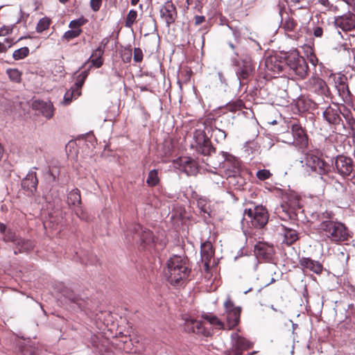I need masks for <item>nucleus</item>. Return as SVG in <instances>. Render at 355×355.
Returning <instances> with one entry per match:
<instances>
[{
  "label": "nucleus",
  "instance_id": "nucleus-1",
  "mask_svg": "<svg viewBox=\"0 0 355 355\" xmlns=\"http://www.w3.org/2000/svg\"><path fill=\"white\" fill-rule=\"evenodd\" d=\"M243 220L247 223L250 230H245V234L250 243L256 244H268L261 237L262 228L268 221V214L263 206H255L253 209L244 211Z\"/></svg>",
  "mask_w": 355,
  "mask_h": 355
},
{
  "label": "nucleus",
  "instance_id": "nucleus-2",
  "mask_svg": "<svg viewBox=\"0 0 355 355\" xmlns=\"http://www.w3.org/2000/svg\"><path fill=\"white\" fill-rule=\"evenodd\" d=\"M191 271L190 263L187 257L173 255L167 261L164 274L171 285L181 286L188 279Z\"/></svg>",
  "mask_w": 355,
  "mask_h": 355
},
{
  "label": "nucleus",
  "instance_id": "nucleus-3",
  "mask_svg": "<svg viewBox=\"0 0 355 355\" xmlns=\"http://www.w3.org/2000/svg\"><path fill=\"white\" fill-rule=\"evenodd\" d=\"M320 229L326 232L333 241H345L348 239L349 233L346 227L341 223L326 220L320 224Z\"/></svg>",
  "mask_w": 355,
  "mask_h": 355
},
{
  "label": "nucleus",
  "instance_id": "nucleus-4",
  "mask_svg": "<svg viewBox=\"0 0 355 355\" xmlns=\"http://www.w3.org/2000/svg\"><path fill=\"white\" fill-rule=\"evenodd\" d=\"M225 312L223 315L226 318L225 327L227 329H232L240 321L241 308L236 306L234 302L227 297L224 302Z\"/></svg>",
  "mask_w": 355,
  "mask_h": 355
},
{
  "label": "nucleus",
  "instance_id": "nucleus-5",
  "mask_svg": "<svg viewBox=\"0 0 355 355\" xmlns=\"http://www.w3.org/2000/svg\"><path fill=\"white\" fill-rule=\"evenodd\" d=\"M288 67L300 78H304L307 75L308 64L306 60L297 54H291L286 58Z\"/></svg>",
  "mask_w": 355,
  "mask_h": 355
},
{
  "label": "nucleus",
  "instance_id": "nucleus-6",
  "mask_svg": "<svg viewBox=\"0 0 355 355\" xmlns=\"http://www.w3.org/2000/svg\"><path fill=\"white\" fill-rule=\"evenodd\" d=\"M232 347L227 350V355H241L244 350L249 349L252 344L237 333L231 335Z\"/></svg>",
  "mask_w": 355,
  "mask_h": 355
},
{
  "label": "nucleus",
  "instance_id": "nucleus-7",
  "mask_svg": "<svg viewBox=\"0 0 355 355\" xmlns=\"http://www.w3.org/2000/svg\"><path fill=\"white\" fill-rule=\"evenodd\" d=\"M291 131L293 139H287L286 135L288 134L287 133L284 135V139H286L284 141L288 144H295L300 148L306 147L308 139L302 127L298 124H293L291 128Z\"/></svg>",
  "mask_w": 355,
  "mask_h": 355
},
{
  "label": "nucleus",
  "instance_id": "nucleus-8",
  "mask_svg": "<svg viewBox=\"0 0 355 355\" xmlns=\"http://www.w3.org/2000/svg\"><path fill=\"white\" fill-rule=\"evenodd\" d=\"M306 165L313 171L321 175V179H323L322 175H327L330 171V166L322 159L315 155H311L307 157Z\"/></svg>",
  "mask_w": 355,
  "mask_h": 355
},
{
  "label": "nucleus",
  "instance_id": "nucleus-9",
  "mask_svg": "<svg viewBox=\"0 0 355 355\" xmlns=\"http://www.w3.org/2000/svg\"><path fill=\"white\" fill-rule=\"evenodd\" d=\"M225 162L223 163L222 168L227 178L235 177L239 173L240 164L239 160L227 153L224 154Z\"/></svg>",
  "mask_w": 355,
  "mask_h": 355
},
{
  "label": "nucleus",
  "instance_id": "nucleus-10",
  "mask_svg": "<svg viewBox=\"0 0 355 355\" xmlns=\"http://www.w3.org/2000/svg\"><path fill=\"white\" fill-rule=\"evenodd\" d=\"M307 90L314 92L318 95L327 96L328 87L326 83L318 77H312L306 83Z\"/></svg>",
  "mask_w": 355,
  "mask_h": 355
},
{
  "label": "nucleus",
  "instance_id": "nucleus-11",
  "mask_svg": "<svg viewBox=\"0 0 355 355\" xmlns=\"http://www.w3.org/2000/svg\"><path fill=\"white\" fill-rule=\"evenodd\" d=\"M335 166L338 173L345 177L351 174L353 171V161L351 158L345 156H338L335 162Z\"/></svg>",
  "mask_w": 355,
  "mask_h": 355
},
{
  "label": "nucleus",
  "instance_id": "nucleus-12",
  "mask_svg": "<svg viewBox=\"0 0 355 355\" xmlns=\"http://www.w3.org/2000/svg\"><path fill=\"white\" fill-rule=\"evenodd\" d=\"M184 328L188 332H192L205 337H208L210 335V332L203 327L200 321L192 318L185 319Z\"/></svg>",
  "mask_w": 355,
  "mask_h": 355
},
{
  "label": "nucleus",
  "instance_id": "nucleus-13",
  "mask_svg": "<svg viewBox=\"0 0 355 355\" xmlns=\"http://www.w3.org/2000/svg\"><path fill=\"white\" fill-rule=\"evenodd\" d=\"M32 107L47 119H51L53 116V106L51 101L36 100L33 102Z\"/></svg>",
  "mask_w": 355,
  "mask_h": 355
},
{
  "label": "nucleus",
  "instance_id": "nucleus-14",
  "mask_svg": "<svg viewBox=\"0 0 355 355\" xmlns=\"http://www.w3.org/2000/svg\"><path fill=\"white\" fill-rule=\"evenodd\" d=\"M279 235L282 239V244H293L298 239V234L295 230L281 225L277 229Z\"/></svg>",
  "mask_w": 355,
  "mask_h": 355
},
{
  "label": "nucleus",
  "instance_id": "nucleus-15",
  "mask_svg": "<svg viewBox=\"0 0 355 355\" xmlns=\"http://www.w3.org/2000/svg\"><path fill=\"white\" fill-rule=\"evenodd\" d=\"M160 12L161 16L164 19L168 26L174 22L177 13L175 7L171 2H166Z\"/></svg>",
  "mask_w": 355,
  "mask_h": 355
},
{
  "label": "nucleus",
  "instance_id": "nucleus-16",
  "mask_svg": "<svg viewBox=\"0 0 355 355\" xmlns=\"http://www.w3.org/2000/svg\"><path fill=\"white\" fill-rule=\"evenodd\" d=\"M175 164L178 165L180 169L185 172L187 175L195 174L197 171L196 162L189 158H180L177 160Z\"/></svg>",
  "mask_w": 355,
  "mask_h": 355
},
{
  "label": "nucleus",
  "instance_id": "nucleus-17",
  "mask_svg": "<svg viewBox=\"0 0 355 355\" xmlns=\"http://www.w3.org/2000/svg\"><path fill=\"white\" fill-rule=\"evenodd\" d=\"M336 24L343 30L349 31L355 26V15L348 13L347 15L338 17Z\"/></svg>",
  "mask_w": 355,
  "mask_h": 355
},
{
  "label": "nucleus",
  "instance_id": "nucleus-18",
  "mask_svg": "<svg viewBox=\"0 0 355 355\" xmlns=\"http://www.w3.org/2000/svg\"><path fill=\"white\" fill-rule=\"evenodd\" d=\"M273 245H254V252L257 258L269 260L273 254Z\"/></svg>",
  "mask_w": 355,
  "mask_h": 355
},
{
  "label": "nucleus",
  "instance_id": "nucleus-19",
  "mask_svg": "<svg viewBox=\"0 0 355 355\" xmlns=\"http://www.w3.org/2000/svg\"><path fill=\"white\" fill-rule=\"evenodd\" d=\"M300 265L309 269L316 274H321L323 270L322 265L318 261H313L310 258L303 257L300 260Z\"/></svg>",
  "mask_w": 355,
  "mask_h": 355
},
{
  "label": "nucleus",
  "instance_id": "nucleus-20",
  "mask_svg": "<svg viewBox=\"0 0 355 355\" xmlns=\"http://www.w3.org/2000/svg\"><path fill=\"white\" fill-rule=\"evenodd\" d=\"M200 252L202 259L205 261V269L206 271H208L211 259L214 255V249L213 245H200Z\"/></svg>",
  "mask_w": 355,
  "mask_h": 355
},
{
  "label": "nucleus",
  "instance_id": "nucleus-21",
  "mask_svg": "<svg viewBox=\"0 0 355 355\" xmlns=\"http://www.w3.org/2000/svg\"><path fill=\"white\" fill-rule=\"evenodd\" d=\"M252 73V67L250 62L244 60L239 64L236 75L239 80L247 79Z\"/></svg>",
  "mask_w": 355,
  "mask_h": 355
},
{
  "label": "nucleus",
  "instance_id": "nucleus-22",
  "mask_svg": "<svg viewBox=\"0 0 355 355\" xmlns=\"http://www.w3.org/2000/svg\"><path fill=\"white\" fill-rule=\"evenodd\" d=\"M38 181L36 177V173L33 171L29 172L26 178L22 180L21 184L24 188L32 191L36 189Z\"/></svg>",
  "mask_w": 355,
  "mask_h": 355
},
{
  "label": "nucleus",
  "instance_id": "nucleus-23",
  "mask_svg": "<svg viewBox=\"0 0 355 355\" xmlns=\"http://www.w3.org/2000/svg\"><path fill=\"white\" fill-rule=\"evenodd\" d=\"M138 228L139 230H137L135 236L141 238V241L143 244H152L153 243H156L152 232L148 230H144L139 225H138Z\"/></svg>",
  "mask_w": 355,
  "mask_h": 355
},
{
  "label": "nucleus",
  "instance_id": "nucleus-24",
  "mask_svg": "<svg viewBox=\"0 0 355 355\" xmlns=\"http://www.w3.org/2000/svg\"><path fill=\"white\" fill-rule=\"evenodd\" d=\"M323 116L329 123L335 124L340 120L338 110L331 107H327V109L323 112Z\"/></svg>",
  "mask_w": 355,
  "mask_h": 355
},
{
  "label": "nucleus",
  "instance_id": "nucleus-25",
  "mask_svg": "<svg viewBox=\"0 0 355 355\" xmlns=\"http://www.w3.org/2000/svg\"><path fill=\"white\" fill-rule=\"evenodd\" d=\"M266 65L268 69L273 71L274 73H279L284 69V65L276 57L267 59Z\"/></svg>",
  "mask_w": 355,
  "mask_h": 355
},
{
  "label": "nucleus",
  "instance_id": "nucleus-26",
  "mask_svg": "<svg viewBox=\"0 0 355 355\" xmlns=\"http://www.w3.org/2000/svg\"><path fill=\"white\" fill-rule=\"evenodd\" d=\"M300 208L298 205V202L297 200H295L294 202H291L289 200V203L282 204L281 207L278 209V213H281V211L284 212L288 217H291V215L293 214V211L297 209Z\"/></svg>",
  "mask_w": 355,
  "mask_h": 355
},
{
  "label": "nucleus",
  "instance_id": "nucleus-27",
  "mask_svg": "<svg viewBox=\"0 0 355 355\" xmlns=\"http://www.w3.org/2000/svg\"><path fill=\"white\" fill-rule=\"evenodd\" d=\"M197 206L200 209L201 214H207L209 217L212 216V211L210 208L209 202L205 198H199L197 201ZM204 219L206 221L207 217L204 216Z\"/></svg>",
  "mask_w": 355,
  "mask_h": 355
},
{
  "label": "nucleus",
  "instance_id": "nucleus-28",
  "mask_svg": "<svg viewBox=\"0 0 355 355\" xmlns=\"http://www.w3.org/2000/svg\"><path fill=\"white\" fill-rule=\"evenodd\" d=\"M196 150L197 152L203 155H209L212 152L214 151V148H213L209 138L205 139V142H202L200 144L198 145L196 148Z\"/></svg>",
  "mask_w": 355,
  "mask_h": 355
},
{
  "label": "nucleus",
  "instance_id": "nucleus-29",
  "mask_svg": "<svg viewBox=\"0 0 355 355\" xmlns=\"http://www.w3.org/2000/svg\"><path fill=\"white\" fill-rule=\"evenodd\" d=\"M202 318L218 329H226L225 323L217 316L210 313H205L202 315Z\"/></svg>",
  "mask_w": 355,
  "mask_h": 355
},
{
  "label": "nucleus",
  "instance_id": "nucleus-30",
  "mask_svg": "<svg viewBox=\"0 0 355 355\" xmlns=\"http://www.w3.org/2000/svg\"><path fill=\"white\" fill-rule=\"evenodd\" d=\"M103 54V49L102 46H98L92 54L90 60L93 65L98 68L103 64L101 57Z\"/></svg>",
  "mask_w": 355,
  "mask_h": 355
},
{
  "label": "nucleus",
  "instance_id": "nucleus-31",
  "mask_svg": "<svg viewBox=\"0 0 355 355\" xmlns=\"http://www.w3.org/2000/svg\"><path fill=\"white\" fill-rule=\"evenodd\" d=\"M81 198L78 189H73L68 195V202L69 205L76 206L80 204Z\"/></svg>",
  "mask_w": 355,
  "mask_h": 355
},
{
  "label": "nucleus",
  "instance_id": "nucleus-32",
  "mask_svg": "<svg viewBox=\"0 0 355 355\" xmlns=\"http://www.w3.org/2000/svg\"><path fill=\"white\" fill-rule=\"evenodd\" d=\"M0 232L6 234L4 237V241L6 242H15L16 241V234L15 233L11 232L10 230H7V227L5 224L0 223Z\"/></svg>",
  "mask_w": 355,
  "mask_h": 355
},
{
  "label": "nucleus",
  "instance_id": "nucleus-33",
  "mask_svg": "<svg viewBox=\"0 0 355 355\" xmlns=\"http://www.w3.org/2000/svg\"><path fill=\"white\" fill-rule=\"evenodd\" d=\"M208 137H207L205 132L201 130H196L193 132V140L194 144H192V147L196 148V146L202 142H205V139Z\"/></svg>",
  "mask_w": 355,
  "mask_h": 355
},
{
  "label": "nucleus",
  "instance_id": "nucleus-34",
  "mask_svg": "<svg viewBox=\"0 0 355 355\" xmlns=\"http://www.w3.org/2000/svg\"><path fill=\"white\" fill-rule=\"evenodd\" d=\"M88 76V71H82L76 78V83H75V86H76V88L77 89V95L76 96H80L81 92H80V89L82 87V86L83 85L84 83H85V79L87 78Z\"/></svg>",
  "mask_w": 355,
  "mask_h": 355
},
{
  "label": "nucleus",
  "instance_id": "nucleus-35",
  "mask_svg": "<svg viewBox=\"0 0 355 355\" xmlns=\"http://www.w3.org/2000/svg\"><path fill=\"white\" fill-rule=\"evenodd\" d=\"M6 73L12 82L20 83L21 80V72L17 69H8Z\"/></svg>",
  "mask_w": 355,
  "mask_h": 355
},
{
  "label": "nucleus",
  "instance_id": "nucleus-36",
  "mask_svg": "<svg viewBox=\"0 0 355 355\" xmlns=\"http://www.w3.org/2000/svg\"><path fill=\"white\" fill-rule=\"evenodd\" d=\"M80 262L85 266L95 265L98 262V257L92 254H87L80 257Z\"/></svg>",
  "mask_w": 355,
  "mask_h": 355
},
{
  "label": "nucleus",
  "instance_id": "nucleus-37",
  "mask_svg": "<svg viewBox=\"0 0 355 355\" xmlns=\"http://www.w3.org/2000/svg\"><path fill=\"white\" fill-rule=\"evenodd\" d=\"M51 24V19L46 17L42 18L38 21L36 31L37 33H42L44 31L47 30Z\"/></svg>",
  "mask_w": 355,
  "mask_h": 355
},
{
  "label": "nucleus",
  "instance_id": "nucleus-38",
  "mask_svg": "<svg viewBox=\"0 0 355 355\" xmlns=\"http://www.w3.org/2000/svg\"><path fill=\"white\" fill-rule=\"evenodd\" d=\"M29 54V49L28 47L24 46L15 50L12 53V57L15 60L24 59Z\"/></svg>",
  "mask_w": 355,
  "mask_h": 355
},
{
  "label": "nucleus",
  "instance_id": "nucleus-39",
  "mask_svg": "<svg viewBox=\"0 0 355 355\" xmlns=\"http://www.w3.org/2000/svg\"><path fill=\"white\" fill-rule=\"evenodd\" d=\"M146 182L149 186L152 187L155 186L159 182L158 173L157 170L153 169L149 172Z\"/></svg>",
  "mask_w": 355,
  "mask_h": 355
},
{
  "label": "nucleus",
  "instance_id": "nucleus-40",
  "mask_svg": "<svg viewBox=\"0 0 355 355\" xmlns=\"http://www.w3.org/2000/svg\"><path fill=\"white\" fill-rule=\"evenodd\" d=\"M297 22L291 17H288L283 22L282 27L286 31H293L297 27Z\"/></svg>",
  "mask_w": 355,
  "mask_h": 355
},
{
  "label": "nucleus",
  "instance_id": "nucleus-41",
  "mask_svg": "<svg viewBox=\"0 0 355 355\" xmlns=\"http://www.w3.org/2000/svg\"><path fill=\"white\" fill-rule=\"evenodd\" d=\"M137 17V12L135 10H130L127 15L125 19V26L128 28L132 27L133 24L135 22Z\"/></svg>",
  "mask_w": 355,
  "mask_h": 355
},
{
  "label": "nucleus",
  "instance_id": "nucleus-42",
  "mask_svg": "<svg viewBox=\"0 0 355 355\" xmlns=\"http://www.w3.org/2000/svg\"><path fill=\"white\" fill-rule=\"evenodd\" d=\"M81 33H82L81 29H75V30L71 29V30H69L64 33V34L63 35V38H64L65 40L69 41L71 39L78 37Z\"/></svg>",
  "mask_w": 355,
  "mask_h": 355
},
{
  "label": "nucleus",
  "instance_id": "nucleus-43",
  "mask_svg": "<svg viewBox=\"0 0 355 355\" xmlns=\"http://www.w3.org/2000/svg\"><path fill=\"white\" fill-rule=\"evenodd\" d=\"M76 95H77L76 88L73 89L72 91L67 92L64 96V103L65 105L69 104L73 98H76L79 96H76Z\"/></svg>",
  "mask_w": 355,
  "mask_h": 355
},
{
  "label": "nucleus",
  "instance_id": "nucleus-44",
  "mask_svg": "<svg viewBox=\"0 0 355 355\" xmlns=\"http://www.w3.org/2000/svg\"><path fill=\"white\" fill-rule=\"evenodd\" d=\"M86 22V20L84 18H79L75 20H72L70 21L69 26L71 29H80V27L83 26Z\"/></svg>",
  "mask_w": 355,
  "mask_h": 355
},
{
  "label": "nucleus",
  "instance_id": "nucleus-45",
  "mask_svg": "<svg viewBox=\"0 0 355 355\" xmlns=\"http://www.w3.org/2000/svg\"><path fill=\"white\" fill-rule=\"evenodd\" d=\"M214 136L216 138L217 142H222L226 138V133L221 129L216 128L213 130Z\"/></svg>",
  "mask_w": 355,
  "mask_h": 355
},
{
  "label": "nucleus",
  "instance_id": "nucleus-46",
  "mask_svg": "<svg viewBox=\"0 0 355 355\" xmlns=\"http://www.w3.org/2000/svg\"><path fill=\"white\" fill-rule=\"evenodd\" d=\"M270 175H271L270 172L266 169L259 170L257 173V177L260 180H267L270 177Z\"/></svg>",
  "mask_w": 355,
  "mask_h": 355
},
{
  "label": "nucleus",
  "instance_id": "nucleus-47",
  "mask_svg": "<svg viewBox=\"0 0 355 355\" xmlns=\"http://www.w3.org/2000/svg\"><path fill=\"white\" fill-rule=\"evenodd\" d=\"M143 60V52L140 48L134 49V60L136 62H141Z\"/></svg>",
  "mask_w": 355,
  "mask_h": 355
},
{
  "label": "nucleus",
  "instance_id": "nucleus-48",
  "mask_svg": "<svg viewBox=\"0 0 355 355\" xmlns=\"http://www.w3.org/2000/svg\"><path fill=\"white\" fill-rule=\"evenodd\" d=\"M102 0H91L90 1V6L92 9L96 12L98 11L101 6Z\"/></svg>",
  "mask_w": 355,
  "mask_h": 355
},
{
  "label": "nucleus",
  "instance_id": "nucleus-49",
  "mask_svg": "<svg viewBox=\"0 0 355 355\" xmlns=\"http://www.w3.org/2000/svg\"><path fill=\"white\" fill-rule=\"evenodd\" d=\"M24 355H40L39 351L32 347L26 348L24 352Z\"/></svg>",
  "mask_w": 355,
  "mask_h": 355
},
{
  "label": "nucleus",
  "instance_id": "nucleus-50",
  "mask_svg": "<svg viewBox=\"0 0 355 355\" xmlns=\"http://www.w3.org/2000/svg\"><path fill=\"white\" fill-rule=\"evenodd\" d=\"M26 247H27V245H17V248L14 249V253L17 254V252H21L23 251L28 250V248Z\"/></svg>",
  "mask_w": 355,
  "mask_h": 355
},
{
  "label": "nucleus",
  "instance_id": "nucleus-51",
  "mask_svg": "<svg viewBox=\"0 0 355 355\" xmlns=\"http://www.w3.org/2000/svg\"><path fill=\"white\" fill-rule=\"evenodd\" d=\"M322 33H323V31H322V28H320V27H316L315 29H314V31H313V35L315 36V37H321L322 35Z\"/></svg>",
  "mask_w": 355,
  "mask_h": 355
},
{
  "label": "nucleus",
  "instance_id": "nucleus-52",
  "mask_svg": "<svg viewBox=\"0 0 355 355\" xmlns=\"http://www.w3.org/2000/svg\"><path fill=\"white\" fill-rule=\"evenodd\" d=\"M205 17L204 16H196L195 17V24L196 25H199L205 21Z\"/></svg>",
  "mask_w": 355,
  "mask_h": 355
},
{
  "label": "nucleus",
  "instance_id": "nucleus-53",
  "mask_svg": "<svg viewBox=\"0 0 355 355\" xmlns=\"http://www.w3.org/2000/svg\"><path fill=\"white\" fill-rule=\"evenodd\" d=\"M10 46H6L3 43L0 42V53L6 52Z\"/></svg>",
  "mask_w": 355,
  "mask_h": 355
},
{
  "label": "nucleus",
  "instance_id": "nucleus-54",
  "mask_svg": "<svg viewBox=\"0 0 355 355\" xmlns=\"http://www.w3.org/2000/svg\"><path fill=\"white\" fill-rule=\"evenodd\" d=\"M139 1V0H131V4L135 6Z\"/></svg>",
  "mask_w": 355,
  "mask_h": 355
},
{
  "label": "nucleus",
  "instance_id": "nucleus-55",
  "mask_svg": "<svg viewBox=\"0 0 355 355\" xmlns=\"http://www.w3.org/2000/svg\"><path fill=\"white\" fill-rule=\"evenodd\" d=\"M352 129L354 132V135L355 137V122L352 124Z\"/></svg>",
  "mask_w": 355,
  "mask_h": 355
},
{
  "label": "nucleus",
  "instance_id": "nucleus-56",
  "mask_svg": "<svg viewBox=\"0 0 355 355\" xmlns=\"http://www.w3.org/2000/svg\"><path fill=\"white\" fill-rule=\"evenodd\" d=\"M50 225V223L49 222H44V226L45 228H46L48 226H49Z\"/></svg>",
  "mask_w": 355,
  "mask_h": 355
},
{
  "label": "nucleus",
  "instance_id": "nucleus-57",
  "mask_svg": "<svg viewBox=\"0 0 355 355\" xmlns=\"http://www.w3.org/2000/svg\"><path fill=\"white\" fill-rule=\"evenodd\" d=\"M218 76H219L220 80L222 81V79L223 78L222 73L221 72H218Z\"/></svg>",
  "mask_w": 355,
  "mask_h": 355
},
{
  "label": "nucleus",
  "instance_id": "nucleus-58",
  "mask_svg": "<svg viewBox=\"0 0 355 355\" xmlns=\"http://www.w3.org/2000/svg\"><path fill=\"white\" fill-rule=\"evenodd\" d=\"M50 175L52 177L53 180L55 181V175H53L52 173H50Z\"/></svg>",
  "mask_w": 355,
  "mask_h": 355
},
{
  "label": "nucleus",
  "instance_id": "nucleus-59",
  "mask_svg": "<svg viewBox=\"0 0 355 355\" xmlns=\"http://www.w3.org/2000/svg\"><path fill=\"white\" fill-rule=\"evenodd\" d=\"M229 45L231 47V49H234V45L232 43L230 42Z\"/></svg>",
  "mask_w": 355,
  "mask_h": 355
},
{
  "label": "nucleus",
  "instance_id": "nucleus-60",
  "mask_svg": "<svg viewBox=\"0 0 355 355\" xmlns=\"http://www.w3.org/2000/svg\"><path fill=\"white\" fill-rule=\"evenodd\" d=\"M60 3H65L66 2L68 1V0H59Z\"/></svg>",
  "mask_w": 355,
  "mask_h": 355
},
{
  "label": "nucleus",
  "instance_id": "nucleus-61",
  "mask_svg": "<svg viewBox=\"0 0 355 355\" xmlns=\"http://www.w3.org/2000/svg\"><path fill=\"white\" fill-rule=\"evenodd\" d=\"M130 59H131V55L130 54V55H128V58H126V60H128V61H130Z\"/></svg>",
  "mask_w": 355,
  "mask_h": 355
},
{
  "label": "nucleus",
  "instance_id": "nucleus-62",
  "mask_svg": "<svg viewBox=\"0 0 355 355\" xmlns=\"http://www.w3.org/2000/svg\"><path fill=\"white\" fill-rule=\"evenodd\" d=\"M123 342L125 343V344H127L128 343V338L125 337V340H123Z\"/></svg>",
  "mask_w": 355,
  "mask_h": 355
},
{
  "label": "nucleus",
  "instance_id": "nucleus-63",
  "mask_svg": "<svg viewBox=\"0 0 355 355\" xmlns=\"http://www.w3.org/2000/svg\"><path fill=\"white\" fill-rule=\"evenodd\" d=\"M271 309H273L275 311H277V310L275 309V307L273 306V305L271 306Z\"/></svg>",
  "mask_w": 355,
  "mask_h": 355
},
{
  "label": "nucleus",
  "instance_id": "nucleus-64",
  "mask_svg": "<svg viewBox=\"0 0 355 355\" xmlns=\"http://www.w3.org/2000/svg\"><path fill=\"white\" fill-rule=\"evenodd\" d=\"M202 244H204V245H206V244H211V243L210 241H209V242H205V243H203Z\"/></svg>",
  "mask_w": 355,
  "mask_h": 355
}]
</instances>
